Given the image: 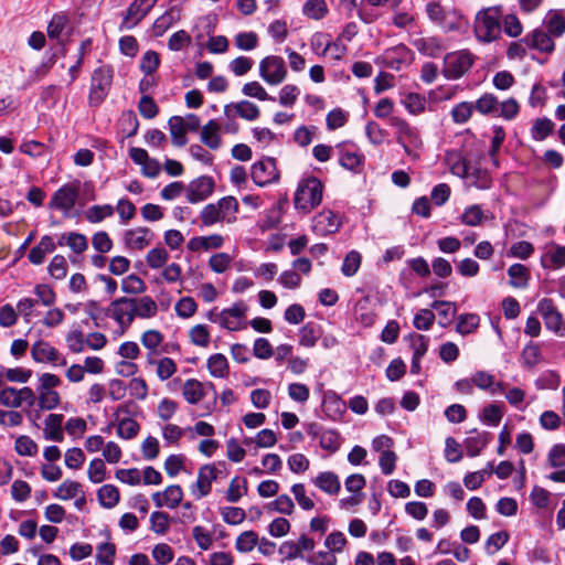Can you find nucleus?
Masks as SVG:
<instances>
[{
	"label": "nucleus",
	"instance_id": "c85d7f7f",
	"mask_svg": "<svg viewBox=\"0 0 565 565\" xmlns=\"http://www.w3.org/2000/svg\"><path fill=\"white\" fill-rule=\"evenodd\" d=\"M418 52L425 56L438 57L444 47L437 38H420L413 42Z\"/></svg>",
	"mask_w": 565,
	"mask_h": 565
},
{
	"label": "nucleus",
	"instance_id": "3c124183",
	"mask_svg": "<svg viewBox=\"0 0 565 565\" xmlns=\"http://www.w3.org/2000/svg\"><path fill=\"white\" fill-rule=\"evenodd\" d=\"M492 130H493V137L491 139V147L489 149V156L492 159L494 166L498 167L499 161H498L497 156L501 149L502 143L504 142L505 130L502 126H498V125H494L492 127Z\"/></svg>",
	"mask_w": 565,
	"mask_h": 565
},
{
	"label": "nucleus",
	"instance_id": "4468645a",
	"mask_svg": "<svg viewBox=\"0 0 565 565\" xmlns=\"http://www.w3.org/2000/svg\"><path fill=\"white\" fill-rule=\"evenodd\" d=\"M339 154V164L350 171H356L364 162V156L356 147L349 142H340L335 146Z\"/></svg>",
	"mask_w": 565,
	"mask_h": 565
},
{
	"label": "nucleus",
	"instance_id": "20e7f679",
	"mask_svg": "<svg viewBox=\"0 0 565 565\" xmlns=\"http://www.w3.org/2000/svg\"><path fill=\"white\" fill-rule=\"evenodd\" d=\"M473 63L475 57L467 50L447 53L444 57L443 74L447 79H458L472 67Z\"/></svg>",
	"mask_w": 565,
	"mask_h": 565
},
{
	"label": "nucleus",
	"instance_id": "4c0bfd02",
	"mask_svg": "<svg viewBox=\"0 0 565 565\" xmlns=\"http://www.w3.org/2000/svg\"><path fill=\"white\" fill-rule=\"evenodd\" d=\"M98 501L106 509L114 508L120 499L119 490L114 484H105L97 491Z\"/></svg>",
	"mask_w": 565,
	"mask_h": 565
},
{
	"label": "nucleus",
	"instance_id": "393cba45",
	"mask_svg": "<svg viewBox=\"0 0 565 565\" xmlns=\"http://www.w3.org/2000/svg\"><path fill=\"white\" fill-rule=\"evenodd\" d=\"M322 335V328L319 323L309 321L299 330V344L305 348H312Z\"/></svg>",
	"mask_w": 565,
	"mask_h": 565
},
{
	"label": "nucleus",
	"instance_id": "c9c22d12",
	"mask_svg": "<svg viewBox=\"0 0 565 565\" xmlns=\"http://www.w3.org/2000/svg\"><path fill=\"white\" fill-rule=\"evenodd\" d=\"M207 369L212 376L223 379L228 374V362L224 354L215 353L207 359Z\"/></svg>",
	"mask_w": 565,
	"mask_h": 565
},
{
	"label": "nucleus",
	"instance_id": "72a5a7b5",
	"mask_svg": "<svg viewBox=\"0 0 565 565\" xmlns=\"http://www.w3.org/2000/svg\"><path fill=\"white\" fill-rule=\"evenodd\" d=\"M544 268H561L565 265V246H556L547 250L541 258Z\"/></svg>",
	"mask_w": 565,
	"mask_h": 565
},
{
	"label": "nucleus",
	"instance_id": "f8f14e48",
	"mask_svg": "<svg viewBox=\"0 0 565 565\" xmlns=\"http://www.w3.org/2000/svg\"><path fill=\"white\" fill-rule=\"evenodd\" d=\"M214 188L215 182L212 177L201 175L188 184L185 189L186 200L192 204L202 202L212 195Z\"/></svg>",
	"mask_w": 565,
	"mask_h": 565
},
{
	"label": "nucleus",
	"instance_id": "473e14b6",
	"mask_svg": "<svg viewBox=\"0 0 565 565\" xmlns=\"http://www.w3.org/2000/svg\"><path fill=\"white\" fill-rule=\"evenodd\" d=\"M431 308L435 309L441 318L439 321L441 327L448 326L457 313L456 303L450 301L435 300L431 303Z\"/></svg>",
	"mask_w": 565,
	"mask_h": 565
},
{
	"label": "nucleus",
	"instance_id": "6e6d98bb",
	"mask_svg": "<svg viewBox=\"0 0 565 565\" xmlns=\"http://www.w3.org/2000/svg\"><path fill=\"white\" fill-rule=\"evenodd\" d=\"M405 108L408 113L413 115H418L425 110L426 107V98L417 93L407 94L402 100Z\"/></svg>",
	"mask_w": 565,
	"mask_h": 565
},
{
	"label": "nucleus",
	"instance_id": "49530a36",
	"mask_svg": "<svg viewBox=\"0 0 565 565\" xmlns=\"http://www.w3.org/2000/svg\"><path fill=\"white\" fill-rule=\"evenodd\" d=\"M302 12L310 19L320 20L327 12V3L324 0H307L303 4Z\"/></svg>",
	"mask_w": 565,
	"mask_h": 565
},
{
	"label": "nucleus",
	"instance_id": "864d4df0",
	"mask_svg": "<svg viewBox=\"0 0 565 565\" xmlns=\"http://www.w3.org/2000/svg\"><path fill=\"white\" fill-rule=\"evenodd\" d=\"M172 519L168 513L162 511H154L150 515V529L157 534H166L169 530V524Z\"/></svg>",
	"mask_w": 565,
	"mask_h": 565
},
{
	"label": "nucleus",
	"instance_id": "e433bc0d",
	"mask_svg": "<svg viewBox=\"0 0 565 565\" xmlns=\"http://www.w3.org/2000/svg\"><path fill=\"white\" fill-rule=\"evenodd\" d=\"M136 317L141 319H149L157 315L158 306L156 301L149 297L135 298Z\"/></svg>",
	"mask_w": 565,
	"mask_h": 565
},
{
	"label": "nucleus",
	"instance_id": "37998d69",
	"mask_svg": "<svg viewBox=\"0 0 565 565\" xmlns=\"http://www.w3.org/2000/svg\"><path fill=\"white\" fill-rule=\"evenodd\" d=\"M145 281L136 274H130L121 280V290L128 295H140L146 291Z\"/></svg>",
	"mask_w": 565,
	"mask_h": 565
},
{
	"label": "nucleus",
	"instance_id": "cd10ccee",
	"mask_svg": "<svg viewBox=\"0 0 565 565\" xmlns=\"http://www.w3.org/2000/svg\"><path fill=\"white\" fill-rule=\"evenodd\" d=\"M231 107H234L236 114L241 118L249 120V121L256 120L260 115L258 106L249 100H241L235 104L226 105L224 108V113L227 117H228V110Z\"/></svg>",
	"mask_w": 565,
	"mask_h": 565
},
{
	"label": "nucleus",
	"instance_id": "a878e982",
	"mask_svg": "<svg viewBox=\"0 0 565 565\" xmlns=\"http://www.w3.org/2000/svg\"><path fill=\"white\" fill-rule=\"evenodd\" d=\"M473 386L480 390L489 391L491 394H497L503 391L502 383H495V379L492 374L486 371H478L471 376Z\"/></svg>",
	"mask_w": 565,
	"mask_h": 565
},
{
	"label": "nucleus",
	"instance_id": "39448f33",
	"mask_svg": "<svg viewBox=\"0 0 565 565\" xmlns=\"http://www.w3.org/2000/svg\"><path fill=\"white\" fill-rule=\"evenodd\" d=\"M105 316L113 318L124 334L136 318L135 298L120 297L111 301Z\"/></svg>",
	"mask_w": 565,
	"mask_h": 565
},
{
	"label": "nucleus",
	"instance_id": "b1692460",
	"mask_svg": "<svg viewBox=\"0 0 565 565\" xmlns=\"http://www.w3.org/2000/svg\"><path fill=\"white\" fill-rule=\"evenodd\" d=\"M31 355L34 361L43 362H57L60 359L58 351L49 342L38 341L32 345Z\"/></svg>",
	"mask_w": 565,
	"mask_h": 565
},
{
	"label": "nucleus",
	"instance_id": "bf43d9fd",
	"mask_svg": "<svg viewBox=\"0 0 565 565\" xmlns=\"http://www.w3.org/2000/svg\"><path fill=\"white\" fill-rule=\"evenodd\" d=\"M114 214V207L110 204L93 205L86 211V220L89 223H99L104 218Z\"/></svg>",
	"mask_w": 565,
	"mask_h": 565
},
{
	"label": "nucleus",
	"instance_id": "f704fd0d",
	"mask_svg": "<svg viewBox=\"0 0 565 565\" xmlns=\"http://www.w3.org/2000/svg\"><path fill=\"white\" fill-rule=\"evenodd\" d=\"M216 204L223 221L232 223L236 220L235 214L238 212V202L234 196H224Z\"/></svg>",
	"mask_w": 565,
	"mask_h": 565
},
{
	"label": "nucleus",
	"instance_id": "412c9836",
	"mask_svg": "<svg viewBox=\"0 0 565 565\" xmlns=\"http://www.w3.org/2000/svg\"><path fill=\"white\" fill-rule=\"evenodd\" d=\"M64 416L62 414H50L45 418L43 435L46 440L62 443L64 440V433L62 429Z\"/></svg>",
	"mask_w": 565,
	"mask_h": 565
},
{
	"label": "nucleus",
	"instance_id": "c03bdc74",
	"mask_svg": "<svg viewBox=\"0 0 565 565\" xmlns=\"http://www.w3.org/2000/svg\"><path fill=\"white\" fill-rule=\"evenodd\" d=\"M178 17L173 13V8L167 10L163 14L156 19L152 25L154 36H162L175 22Z\"/></svg>",
	"mask_w": 565,
	"mask_h": 565
},
{
	"label": "nucleus",
	"instance_id": "a211bd4d",
	"mask_svg": "<svg viewBox=\"0 0 565 565\" xmlns=\"http://www.w3.org/2000/svg\"><path fill=\"white\" fill-rule=\"evenodd\" d=\"M152 233L148 227L128 230L124 233V242L131 249L141 250L151 242Z\"/></svg>",
	"mask_w": 565,
	"mask_h": 565
},
{
	"label": "nucleus",
	"instance_id": "052dcab7",
	"mask_svg": "<svg viewBox=\"0 0 565 565\" xmlns=\"http://www.w3.org/2000/svg\"><path fill=\"white\" fill-rule=\"evenodd\" d=\"M140 425L132 418H124L118 422L117 435L122 439H132L139 433Z\"/></svg>",
	"mask_w": 565,
	"mask_h": 565
},
{
	"label": "nucleus",
	"instance_id": "09e8293b",
	"mask_svg": "<svg viewBox=\"0 0 565 565\" xmlns=\"http://www.w3.org/2000/svg\"><path fill=\"white\" fill-rule=\"evenodd\" d=\"M119 124L126 137L129 138L137 135L139 129V120L132 110L124 111L120 116Z\"/></svg>",
	"mask_w": 565,
	"mask_h": 565
},
{
	"label": "nucleus",
	"instance_id": "a19ab883",
	"mask_svg": "<svg viewBox=\"0 0 565 565\" xmlns=\"http://www.w3.org/2000/svg\"><path fill=\"white\" fill-rule=\"evenodd\" d=\"M554 122L544 117V118H537L532 128H531V136L536 141H542L546 139L554 130Z\"/></svg>",
	"mask_w": 565,
	"mask_h": 565
},
{
	"label": "nucleus",
	"instance_id": "680f3d73",
	"mask_svg": "<svg viewBox=\"0 0 565 565\" xmlns=\"http://www.w3.org/2000/svg\"><path fill=\"white\" fill-rule=\"evenodd\" d=\"M521 359L524 366H535L541 361L540 345L533 342L526 344L522 350Z\"/></svg>",
	"mask_w": 565,
	"mask_h": 565
},
{
	"label": "nucleus",
	"instance_id": "4be33fe9",
	"mask_svg": "<svg viewBox=\"0 0 565 565\" xmlns=\"http://www.w3.org/2000/svg\"><path fill=\"white\" fill-rule=\"evenodd\" d=\"M543 23L551 35L562 36L565 33V11L563 9L550 10Z\"/></svg>",
	"mask_w": 565,
	"mask_h": 565
},
{
	"label": "nucleus",
	"instance_id": "58836bf2",
	"mask_svg": "<svg viewBox=\"0 0 565 565\" xmlns=\"http://www.w3.org/2000/svg\"><path fill=\"white\" fill-rule=\"evenodd\" d=\"M508 275L511 278L510 285L515 288H525L529 284L530 271L522 264H513L508 269Z\"/></svg>",
	"mask_w": 565,
	"mask_h": 565
},
{
	"label": "nucleus",
	"instance_id": "6ab92c4d",
	"mask_svg": "<svg viewBox=\"0 0 565 565\" xmlns=\"http://www.w3.org/2000/svg\"><path fill=\"white\" fill-rule=\"evenodd\" d=\"M522 42H524L529 47L539 50L541 52H552L554 50V41L551 38L548 32H545L541 29L534 30L532 33L527 34Z\"/></svg>",
	"mask_w": 565,
	"mask_h": 565
},
{
	"label": "nucleus",
	"instance_id": "6e6552de",
	"mask_svg": "<svg viewBox=\"0 0 565 565\" xmlns=\"http://www.w3.org/2000/svg\"><path fill=\"white\" fill-rule=\"evenodd\" d=\"M259 76L269 85H279L287 77L285 61L278 55H268L259 62Z\"/></svg>",
	"mask_w": 565,
	"mask_h": 565
},
{
	"label": "nucleus",
	"instance_id": "e2e57ef3",
	"mask_svg": "<svg viewBox=\"0 0 565 565\" xmlns=\"http://www.w3.org/2000/svg\"><path fill=\"white\" fill-rule=\"evenodd\" d=\"M160 66V56L154 51H147L140 60V70L145 75H152Z\"/></svg>",
	"mask_w": 565,
	"mask_h": 565
},
{
	"label": "nucleus",
	"instance_id": "ddd939ff",
	"mask_svg": "<svg viewBox=\"0 0 565 565\" xmlns=\"http://www.w3.org/2000/svg\"><path fill=\"white\" fill-rule=\"evenodd\" d=\"M217 479V469L214 465H204L199 469L198 479L191 484V493L198 499L206 497L212 490V482Z\"/></svg>",
	"mask_w": 565,
	"mask_h": 565
},
{
	"label": "nucleus",
	"instance_id": "0eeeda50",
	"mask_svg": "<svg viewBox=\"0 0 565 565\" xmlns=\"http://www.w3.org/2000/svg\"><path fill=\"white\" fill-rule=\"evenodd\" d=\"M250 177L258 186H267L277 183L280 179L277 161L273 157H263L253 163L250 168Z\"/></svg>",
	"mask_w": 565,
	"mask_h": 565
},
{
	"label": "nucleus",
	"instance_id": "a18cd8bd",
	"mask_svg": "<svg viewBox=\"0 0 565 565\" xmlns=\"http://www.w3.org/2000/svg\"><path fill=\"white\" fill-rule=\"evenodd\" d=\"M361 254L354 249L350 250L343 259V264L341 266L342 274L347 277L354 276L361 266Z\"/></svg>",
	"mask_w": 565,
	"mask_h": 565
},
{
	"label": "nucleus",
	"instance_id": "dca6fc26",
	"mask_svg": "<svg viewBox=\"0 0 565 565\" xmlns=\"http://www.w3.org/2000/svg\"><path fill=\"white\" fill-rule=\"evenodd\" d=\"M412 61V51L404 44L391 47L384 53V63L392 70L399 71L403 65L409 64Z\"/></svg>",
	"mask_w": 565,
	"mask_h": 565
},
{
	"label": "nucleus",
	"instance_id": "423d86ee",
	"mask_svg": "<svg viewBox=\"0 0 565 565\" xmlns=\"http://www.w3.org/2000/svg\"><path fill=\"white\" fill-rule=\"evenodd\" d=\"M388 124L396 129V141L408 156L412 154V148H419L423 145L418 129L411 126L404 118L392 116Z\"/></svg>",
	"mask_w": 565,
	"mask_h": 565
},
{
	"label": "nucleus",
	"instance_id": "4d7b16f0",
	"mask_svg": "<svg viewBox=\"0 0 565 565\" xmlns=\"http://www.w3.org/2000/svg\"><path fill=\"white\" fill-rule=\"evenodd\" d=\"M480 318L476 313H465L459 316L456 330L461 334L473 332L479 326Z\"/></svg>",
	"mask_w": 565,
	"mask_h": 565
},
{
	"label": "nucleus",
	"instance_id": "13d9d810",
	"mask_svg": "<svg viewBox=\"0 0 565 565\" xmlns=\"http://www.w3.org/2000/svg\"><path fill=\"white\" fill-rule=\"evenodd\" d=\"M520 113V105L513 97L499 102V109L495 114L497 117H502L505 120L514 119Z\"/></svg>",
	"mask_w": 565,
	"mask_h": 565
},
{
	"label": "nucleus",
	"instance_id": "8fccbe9b",
	"mask_svg": "<svg viewBox=\"0 0 565 565\" xmlns=\"http://www.w3.org/2000/svg\"><path fill=\"white\" fill-rule=\"evenodd\" d=\"M483 218V211L481 206L478 204H473L466 207V210L460 216L461 223L468 226H478L482 223Z\"/></svg>",
	"mask_w": 565,
	"mask_h": 565
},
{
	"label": "nucleus",
	"instance_id": "2eb2a0df",
	"mask_svg": "<svg viewBox=\"0 0 565 565\" xmlns=\"http://www.w3.org/2000/svg\"><path fill=\"white\" fill-rule=\"evenodd\" d=\"M341 222L331 210H323L312 221V230L320 236H327L339 231Z\"/></svg>",
	"mask_w": 565,
	"mask_h": 565
},
{
	"label": "nucleus",
	"instance_id": "bb28decb",
	"mask_svg": "<svg viewBox=\"0 0 565 565\" xmlns=\"http://www.w3.org/2000/svg\"><path fill=\"white\" fill-rule=\"evenodd\" d=\"M169 130L171 135L172 143L177 147H183L188 142L186 127L184 119L181 116H172L169 121Z\"/></svg>",
	"mask_w": 565,
	"mask_h": 565
},
{
	"label": "nucleus",
	"instance_id": "0e129e2a",
	"mask_svg": "<svg viewBox=\"0 0 565 565\" xmlns=\"http://www.w3.org/2000/svg\"><path fill=\"white\" fill-rule=\"evenodd\" d=\"M39 391L38 404L41 409L51 411L58 406L61 402L60 394L56 391Z\"/></svg>",
	"mask_w": 565,
	"mask_h": 565
},
{
	"label": "nucleus",
	"instance_id": "f3484780",
	"mask_svg": "<svg viewBox=\"0 0 565 565\" xmlns=\"http://www.w3.org/2000/svg\"><path fill=\"white\" fill-rule=\"evenodd\" d=\"M322 407L326 415L332 420H339L345 413L347 405L333 391L323 394Z\"/></svg>",
	"mask_w": 565,
	"mask_h": 565
},
{
	"label": "nucleus",
	"instance_id": "f03ea898",
	"mask_svg": "<svg viewBox=\"0 0 565 565\" xmlns=\"http://www.w3.org/2000/svg\"><path fill=\"white\" fill-rule=\"evenodd\" d=\"M114 79V67L103 64L94 70L90 78L88 104L90 107H99L108 96Z\"/></svg>",
	"mask_w": 565,
	"mask_h": 565
},
{
	"label": "nucleus",
	"instance_id": "de8ad7c7",
	"mask_svg": "<svg viewBox=\"0 0 565 565\" xmlns=\"http://www.w3.org/2000/svg\"><path fill=\"white\" fill-rule=\"evenodd\" d=\"M320 447L331 454L338 451L341 446L340 434L334 429H328L320 434Z\"/></svg>",
	"mask_w": 565,
	"mask_h": 565
},
{
	"label": "nucleus",
	"instance_id": "9b49d317",
	"mask_svg": "<svg viewBox=\"0 0 565 565\" xmlns=\"http://www.w3.org/2000/svg\"><path fill=\"white\" fill-rule=\"evenodd\" d=\"M79 194L78 183H67L56 190L49 203L50 209H56L65 213L70 212L76 203Z\"/></svg>",
	"mask_w": 565,
	"mask_h": 565
},
{
	"label": "nucleus",
	"instance_id": "2f4dec72",
	"mask_svg": "<svg viewBox=\"0 0 565 565\" xmlns=\"http://www.w3.org/2000/svg\"><path fill=\"white\" fill-rule=\"evenodd\" d=\"M473 107L481 115L495 116V114L499 109V100L494 94L486 93L476 100V103L473 104Z\"/></svg>",
	"mask_w": 565,
	"mask_h": 565
},
{
	"label": "nucleus",
	"instance_id": "ea45409f",
	"mask_svg": "<svg viewBox=\"0 0 565 565\" xmlns=\"http://www.w3.org/2000/svg\"><path fill=\"white\" fill-rule=\"evenodd\" d=\"M446 161L450 166V171L461 178L468 175L469 166L467 160L461 156L460 152L451 151L446 156Z\"/></svg>",
	"mask_w": 565,
	"mask_h": 565
},
{
	"label": "nucleus",
	"instance_id": "7c9ffc66",
	"mask_svg": "<svg viewBox=\"0 0 565 565\" xmlns=\"http://www.w3.org/2000/svg\"><path fill=\"white\" fill-rule=\"evenodd\" d=\"M182 393L185 401L192 405L199 403L205 395L203 384L195 379L185 381Z\"/></svg>",
	"mask_w": 565,
	"mask_h": 565
},
{
	"label": "nucleus",
	"instance_id": "69168bd1",
	"mask_svg": "<svg viewBox=\"0 0 565 565\" xmlns=\"http://www.w3.org/2000/svg\"><path fill=\"white\" fill-rule=\"evenodd\" d=\"M82 491L81 483L72 480H65L60 484L54 495L61 500H71Z\"/></svg>",
	"mask_w": 565,
	"mask_h": 565
},
{
	"label": "nucleus",
	"instance_id": "603ef678",
	"mask_svg": "<svg viewBox=\"0 0 565 565\" xmlns=\"http://www.w3.org/2000/svg\"><path fill=\"white\" fill-rule=\"evenodd\" d=\"M258 544V535L254 531L241 533L235 542V547L241 553H248Z\"/></svg>",
	"mask_w": 565,
	"mask_h": 565
},
{
	"label": "nucleus",
	"instance_id": "774afa93",
	"mask_svg": "<svg viewBox=\"0 0 565 565\" xmlns=\"http://www.w3.org/2000/svg\"><path fill=\"white\" fill-rule=\"evenodd\" d=\"M116 545L110 542L100 543L97 546L96 561L104 565H114Z\"/></svg>",
	"mask_w": 565,
	"mask_h": 565
},
{
	"label": "nucleus",
	"instance_id": "c756f323",
	"mask_svg": "<svg viewBox=\"0 0 565 565\" xmlns=\"http://www.w3.org/2000/svg\"><path fill=\"white\" fill-rule=\"evenodd\" d=\"M218 124L211 119L201 130V141L209 148L216 150L221 147L222 139L218 135Z\"/></svg>",
	"mask_w": 565,
	"mask_h": 565
},
{
	"label": "nucleus",
	"instance_id": "7ed1b4c3",
	"mask_svg": "<svg viewBox=\"0 0 565 565\" xmlns=\"http://www.w3.org/2000/svg\"><path fill=\"white\" fill-rule=\"evenodd\" d=\"M323 185L321 181L315 177L307 179L300 183L295 193V207L303 213L310 212L322 201Z\"/></svg>",
	"mask_w": 565,
	"mask_h": 565
},
{
	"label": "nucleus",
	"instance_id": "aec40b11",
	"mask_svg": "<svg viewBox=\"0 0 565 565\" xmlns=\"http://www.w3.org/2000/svg\"><path fill=\"white\" fill-rule=\"evenodd\" d=\"M472 436L468 437L463 441L466 452L468 457H477L481 450L489 444L491 435L487 431L479 433L478 429L470 430Z\"/></svg>",
	"mask_w": 565,
	"mask_h": 565
},
{
	"label": "nucleus",
	"instance_id": "1a4fd4ad",
	"mask_svg": "<svg viewBox=\"0 0 565 565\" xmlns=\"http://www.w3.org/2000/svg\"><path fill=\"white\" fill-rule=\"evenodd\" d=\"M537 311L544 320L546 329L558 337H565V322L551 298H543L537 305Z\"/></svg>",
	"mask_w": 565,
	"mask_h": 565
},
{
	"label": "nucleus",
	"instance_id": "338daca9",
	"mask_svg": "<svg viewBox=\"0 0 565 565\" xmlns=\"http://www.w3.org/2000/svg\"><path fill=\"white\" fill-rule=\"evenodd\" d=\"M509 533L507 531H499L491 534L486 542V552L489 555H493L501 550L504 544L509 541Z\"/></svg>",
	"mask_w": 565,
	"mask_h": 565
},
{
	"label": "nucleus",
	"instance_id": "5701e85b",
	"mask_svg": "<svg viewBox=\"0 0 565 565\" xmlns=\"http://www.w3.org/2000/svg\"><path fill=\"white\" fill-rule=\"evenodd\" d=\"M313 483L323 492L335 495L341 490L339 477L332 471L320 472L315 479Z\"/></svg>",
	"mask_w": 565,
	"mask_h": 565
},
{
	"label": "nucleus",
	"instance_id": "5fc2aeb1",
	"mask_svg": "<svg viewBox=\"0 0 565 565\" xmlns=\"http://www.w3.org/2000/svg\"><path fill=\"white\" fill-rule=\"evenodd\" d=\"M473 103L471 102H461L457 104L450 111L451 118L456 124H465L467 122L473 113Z\"/></svg>",
	"mask_w": 565,
	"mask_h": 565
},
{
	"label": "nucleus",
	"instance_id": "f257e3e1",
	"mask_svg": "<svg viewBox=\"0 0 565 565\" xmlns=\"http://www.w3.org/2000/svg\"><path fill=\"white\" fill-rule=\"evenodd\" d=\"M502 14L501 6L483 8L476 14L473 32L478 41L491 43L500 38Z\"/></svg>",
	"mask_w": 565,
	"mask_h": 565
},
{
	"label": "nucleus",
	"instance_id": "79ce46f5",
	"mask_svg": "<svg viewBox=\"0 0 565 565\" xmlns=\"http://www.w3.org/2000/svg\"><path fill=\"white\" fill-rule=\"evenodd\" d=\"M247 493V480L235 477L231 480L228 489L226 491V500L228 502H238L243 494Z\"/></svg>",
	"mask_w": 565,
	"mask_h": 565
},
{
	"label": "nucleus",
	"instance_id": "9d476101",
	"mask_svg": "<svg viewBox=\"0 0 565 565\" xmlns=\"http://www.w3.org/2000/svg\"><path fill=\"white\" fill-rule=\"evenodd\" d=\"M158 0H134L122 13V21L119 30H131L137 26L143 18L156 6Z\"/></svg>",
	"mask_w": 565,
	"mask_h": 565
}]
</instances>
